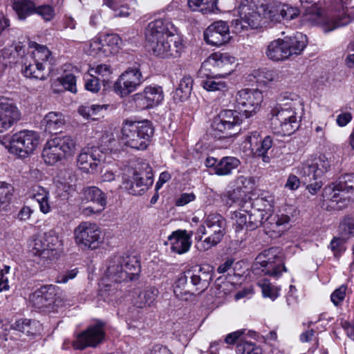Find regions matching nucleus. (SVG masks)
Returning <instances> with one entry per match:
<instances>
[{
  "instance_id": "nucleus-1",
  "label": "nucleus",
  "mask_w": 354,
  "mask_h": 354,
  "mask_svg": "<svg viewBox=\"0 0 354 354\" xmlns=\"http://www.w3.org/2000/svg\"><path fill=\"white\" fill-rule=\"evenodd\" d=\"M304 114V104L299 96L285 93L280 102L271 110V129L276 134L290 136L299 129Z\"/></svg>"
},
{
  "instance_id": "nucleus-2",
  "label": "nucleus",
  "mask_w": 354,
  "mask_h": 354,
  "mask_svg": "<svg viewBox=\"0 0 354 354\" xmlns=\"http://www.w3.org/2000/svg\"><path fill=\"white\" fill-rule=\"evenodd\" d=\"M154 133L151 121L125 120L120 131V142L123 147L134 150H145Z\"/></svg>"
},
{
  "instance_id": "nucleus-3",
  "label": "nucleus",
  "mask_w": 354,
  "mask_h": 354,
  "mask_svg": "<svg viewBox=\"0 0 354 354\" xmlns=\"http://www.w3.org/2000/svg\"><path fill=\"white\" fill-rule=\"evenodd\" d=\"M323 197L330 202L329 206L335 210L344 208L354 201V174H347L324 189Z\"/></svg>"
},
{
  "instance_id": "nucleus-4",
  "label": "nucleus",
  "mask_w": 354,
  "mask_h": 354,
  "mask_svg": "<svg viewBox=\"0 0 354 354\" xmlns=\"http://www.w3.org/2000/svg\"><path fill=\"white\" fill-rule=\"evenodd\" d=\"M139 271L140 264L134 257L114 256L108 261L103 281L118 283L132 280Z\"/></svg>"
},
{
  "instance_id": "nucleus-5",
  "label": "nucleus",
  "mask_w": 354,
  "mask_h": 354,
  "mask_svg": "<svg viewBox=\"0 0 354 354\" xmlns=\"http://www.w3.org/2000/svg\"><path fill=\"white\" fill-rule=\"evenodd\" d=\"M306 12V20L313 24L318 25L322 30L330 32L337 28L345 26L351 23L352 17L346 13L335 17H328L322 14V10L317 7L319 0H299Z\"/></svg>"
},
{
  "instance_id": "nucleus-6",
  "label": "nucleus",
  "mask_w": 354,
  "mask_h": 354,
  "mask_svg": "<svg viewBox=\"0 0 354 354\" xmlns=\"http://www.w3.org/2000/svg\"><path fill=\"white\" fill-rule=\"evenodd\" d=\"M238 19L232 21L236 32L257 28L262 20L259 0H241L236 8Z\"/></svg>"
},
{
  "instance_id": "nucleus-7",
  "label": "nucleus",
  "mask_w": 354,
  "mask_h": 354,
  "mask_svg": "<svg viewBox=\"0 0 354 354\" xmlns=\"http://www.w3.org/2000/svg\"><path fill=\"white\" fill-rule=\"evenodd\" d=\"M253 266L254 270L274 277H278L283 272H286L282 254L278 248H270L263 251L257 257Z\"/></svg>"
},
{
  "instance_id": "nucleus-8",
  "label": "nucleus",
  "mask_w": 354,
  "mask_h": 354,
  "mask_svg": "<svg viewBox=\"0 0 354 354\" xmlns=\"http://www.w3.org/2000/svg\"><path fill=\"white\" fill-rule=\"evenodd\" d=\"M144 81L140 65L134 63L119 75L113 84V91L121 97H127L136 91Z\"/></svg>"
},
{
  "instance_id": "nucleus-9",
  "label": "nucleus",
  "mask_w": 354,
  "mask_h": 354,
  "mask_svg": "<svg viewBox=\"0 0 354 354\" xmlns=\"http://www.w3.org/2000/svg\"><path fill=\"white\" fill-rule=\"evenodd\" d=\"M240 113L235 110L221 111L211 124L212 135L217 138L230 137L235 134L241 123Z\"/></svg>"
},
{
  "instance_id": "nucleus-10",
  "label": "nucleus",
  "mask_w": 354,
  "mask_h": 354,
  "mask_svg": "<svg viewBox=\"0 0 354 354\" xmlns=\"http://www.w3.org/2000/svg\"><path fill=\"white\" fill-rule=\"evenodd\" d=\"M235 57L228 53H214L203 63L199 70L201 75L217 74L226 77L234 71Z\"/></svg>"
},
{
  "instance_id": "nucleus-11",
  "label": "nucleus",
  "mask_w": 354,
  "mask_h": 354,
  "mask_svg": "<svg viewBox=\"0 0 354 354\" xmlns=\"http://www.w3.org/2000/svg\"><path fill=\"white\" fill-rule=\"evenodd\" d=\"M75 243L82 250H93L102 243V231L94 223L82 222L74 230Z\"/></svg>"
},
{
  "instance_id": "nucleus-12",
  "label": "nucleus",
  "mask_w": 354,
  "mask_h": 354,
  "mask_svg": "<svg viewBox=\"0 0 354 354\" xmlns=\"http://www.w3.org/2000/svg\"><path fill=\"white\" fill-rule=\"evenodd\" d=\"M147 44L153 54L161 58L178 57L184 49L182 38L175 34Z\"/></svg>"
},
{
  "instance_id": "nucleus-13",
  "label": "nucleus",
  "mask_w": 354,
  "mask_h": 354,
  "mask_svg": "<svg viewBox=\"0 0 354 354\" xmlns=\"http://www.w3.org/2000/svg\"><path fill=\"white\" fill-rule=\"evenodd\" d=\"M334 160V157H328L326 154H322L318 158L304 161L297 168V173L301 177L308 178L309 180H316L330 169Z\"/></svg>"
},
{
  "instance_id": "nucleus-14",
  "label": "nucleus",
  "mask_w": 354,
  "mask_h": 354,
  "mask_svg": "<svg viewBox=\"0 0 354 354\" xmlns=\"http://www.w3.org/2000/svg\"><path fill=\"white\" fill-rule=\"evenodd\" d=\"M39 139V135L36 131H20L12 136L10 151L20 157H26L37 147Z\"/></svg>"
},
{
  "instance_id": "nucleus-15",
  "label": "nucleus",
  "mask_w": 354,
  "mask_h": 354,
  "mask_svg": "<svg viewBox=\"0 0 354 354\" xmlns=\"http://www.w3.org/2000/svg\"><path fill=\"white\" fill-rule=\"evenodd\" d=\"M263 99V93L258 89H242L236 94L235 106L244 112L246 118H250L260 109Z\"/></svg>"
},
{
  "instance_id": "nucleus-16",
  "label": "nucleus",
  "mask_w": 354,
  "mask_h": 354,
  "mask_svg": "<svg viewBox=\"0 0 354 354\" xmlns=\"http://www.w3.org/2000/svg\"><path fill=\"white\" fill-rule=\"evenodd\" d=\"M225 225L223 224L207 228L198 227L195 237L198 250L205 252L217 245L225 234Z\"/></svg>"
},
{
  "instance_id": "nucleus-17",
  "label": "nucleus",
  "mask_w": 354,
  "mask_h": 354,
  "mask_svg": "<svg viewBox=\"0 0 354 354\" xmlns=\"http://www.w3.org/2000/svg\"><path fill=\"white\" fill-rule=\"evenodd\" d=\"M144 165L149 171L145 173L136 171L131 177L124 178L123 187L131 195H141L153 185L151 168L148 164H144Z\"/></svg>"
},
{
  "instance_id": "nucleus-18",
  "label": "nucleus",
  "mask_w": 354,
  "mask_h": 354,
  "mask_svg": "<svg viewBox=\"0 0 354 354\" xmlns=\"http://www.w3.org/2000/svg\"><path fill=\"white\" fill-rule=\"evenodd\" d=\"M105 336L104 324L97 323L80 333L73 342L74 348L83 350L86 347H95L100 344Z\"/></svg>"
},
{
  "instance_id": "nucleus-19",
  "label": "nucleus",
  "mask_w": 354,
  "mask_h": 354,
  "mask_svg": "<svg viewBox=\"0 0 354 354\" xmlns=\"http://www.w3.org/2000/svg\"><path fill=\"white\" fill-rule=\"evenodd\" d=\"M58 288L54 285H46L37 289L30 296L32 306L37 309H45L57 305Z\"/></svg>"
},
{
  "instance_id": "nucleus-20",
  "label": "nucleus",
  "mask_w": 354,
  "mask_h": 354,
  "mask_svg": "<svg viewBox=\"0 0 354 354\" xmlns=\"http://www.w3.org/2000/svg\"><path fill=\"white\" fill-rule=\"evenodd\" d=\"M203 35L207 44L216 46L227 44L230 39L229 26L223 21H215L210 24Z\"/></svg>"
},
{
  "instance_id": "nucleus-21",
  "label": "nucleus",
  "mask_w": 354,
  "mask_h": 354,
  "mask_svg": "<svg viewBox=\"0 0 354 354\" xmlns=\"http://www.w3.org/2000/svg\"><path fill=\"white\" fill-rule=\"evenodd\" d=\"M164 94L161 86H148L143 91L133 95L136 106L140 109H151L163 100Z\"/></svg>"
},
{
  "instance_id": "nucleus-22",
  "label": "nucleus",
  "mask_w": 354,
  "mask_h": 354,
  "mask_svg": "<svg viewBox=\"0 0 354 354\" xmlns=\"http://www.w3.org/2000/svg\"><path fill=\"white\" fill-rule=\"evenodd\" d=\"M103 158V153L98 147L82 149L77 157L78 167L86 173H95Z\"/></svg>"
},
{
  "instance_id": "nucleus-23",
  "label": "nucleus",
  "mask_w": 354,
  "mask_h": 354,
  "mask_svg": "<svg viewBox=\"0 0 354 354\" xmlns=\"http://www.w3.org/2000/svg\"><path fill=\"white\" fill-rule=\"evenodd\" d=\"M175 31V26L169 19H156L149 23L145 29L147 43L173 35Z\"/></svg>"
},
{
  "instance_id": "nucleus-24",
  "label": "nucleus",
  "mask_w": 354,
  "mask_h": 354,
  "mask_svg": "<svg viewBox=\"0 0 354 354\" xmlns=\"http://www.w3.org/2000/svg\"><path fill=\"white\" fill-rule=\"evenodd\" d=\"M193 290L198 293L203 292L209 287L213 279V268L204 265L198 268L188 269Z\"/></svg>"
},
{
  "instance_id": "nucleus-25",
  "label": "nucleus",
  "mask_w": 354,
  "mask_h": 354,
  "mask_svg": "<svg viewBox=\"0 0 354 354\" xmlns=\"http://www.w3.org/2000/svg\"><path fill=\"white\" fill-rule=\"evenodd\" d=\"M29 248L34 261L41 266L46 267L55 261L53 251L47 247L43 236L34 238Z\"/></svg>"
},
{
  "instance_id": "nucleus-26",
  "label": "nucleus",
  "mask_w": 354,
  "mask_h": 354,
  "mask_svg": "<svg viewBox=\"0 0 354 354\" xmlns=\"http://www.w3.org/2000/svg\"><path fill=\"white\" fill-rule=\"evenodd\" d=\"M249 183L250 180L247 178L239 176L236 180V187L225 192L221 196L222 201L230 207L236 205L239 207H244L246 203L245 198L247 192L243 188H246L245 184Z\"/></svg>"
},
{
  "instance_id": "nucleus-27",
  "label": "nucleus",
  "mask_w": 354,
  "mask_h": 354,
  "mask_svg": "<svg viewBox=\"0 0 354 354\" xmlns=\"http://www.w3.org/2000/svg\"><path fill=\"white\" fill-rule=\"evenodd\" d=\"M192 234L186 230H176L173 232L168 237L171 252L178 254H183L189 251L192 241Z\"/></svg>"
},
{
  "instance_id": "nucleus-28",
  "label": "nucleus",
  "mask_w": 354,
  "mask_h": 354,
  "mask_svg": "<svg viewBox=\"0 0 354 354\" xmlns=\"http://www.w3.org/2000/svg\"><path fill=\"white\" fill-rule=\"evenodd\" d=\"M21 117L19 109L9 103H0V132L10 128Z\"/></svg>"
},
{
  "instance_id": "nucleus-29",
  "label": "nucleus",
  "mask_w": 354,
  "mask_h": 354,
  "mask_svg": "<svg viewBox=\"0 0 354 354\" xmlns=\"http://www.w3.org/2000/svg\"><path fill=\"white\" fill-rule=\"evenodd\" d=\"M191 277L188 270L181 273L175 282L174 293L179 299L184 301L191 300L194 293L192 285L190 281Z\"/></svg>"
},
{
  "instance_id": "nucleus-30",
  "label": "nucleus",
  "mask_w": 354,
  "mask_h": 354,
  "mask_svg": "<svg viewBox=\"0 0 354 354\" xmlns=\"http://www.w3.org/2000/svg\"><path fill=\"white\" fill-rule=\"evenodd\" d=\"M84 200L86 202H93L100 206V208L94 210L91 207L85 209L84 212L89 213H100L106 205V197L104 193L98 187L92 186L84 189L83 191Z\"/></svg>"
},
{
  "instance_id": "nucleus-31",
  "label": "nucleus",
  "mask_w": 354,
  "mask_h": 354,
  "mask_svg": "<svg viewBox=\"0 0 354 354\" xmlns=\"http://www.w3.org/2000/svg\"><path fill=\"white\" fill-rule=\"evenodd\" d=\"M28 194L30 198L38 203L41 212L46 214L51 211L50 193L46 188L35 184L30 187Z\"/></svg>"
},
{
  "instance_id": "nucleus-32",
  "label": "nucleus",
  "mask_w": 354,
  "mask_h": 354,
  "mask_svg": "<svg viewBox=\"0 0 354 354\" xmlns=\"http://www.w3.org/2000/svg\"><path fill=\"white\" fill-rule=\"evenodd\" d=\"M266 54L273 61H282L290 57V52L286 50L285 39L272 41L267 46Z\"/></svg>"
},
{
  "instance_id": "nucleus-33",
  "label": "nucleus",
  "mask_w": 354,
  "mask_h": 354,
  "mask_svg": "<svg viewBox=\"0 0 354 354\" xmlns=\"http://www.w3.org/2000/svg\"><path fill=\"white\" fill-rule=\"evenodd\" d=\"M206 79L201 82V85L204 89L209 92H218L225 94L229 90V84L223 80V76L217 74H211V75H201Z\"/></svg>"
},
{
  "instance_id": "nucleus-34",
  "label": "nucleus",
  "mask_w": 354,
  "mask_h": 354,
  "mask_svg": "<svg viewBox=\"0 0 354 354\" xmlns=\"http://www.w3.org/2000/svg\"><path fill=\"white\" fill-rule=\"evenodd\" d=\"M290 217L284 214H269L266 218V227L281 235L286 230Z\"/></svg>"
},
{
  "instance_id": "nucleus-35",
  "label": "nucleus",
  "mask_w": 354,
  "mask_h": 354,
  "mask_svg": "<svg viewBox=\"0 0 354 354\" xmlns=\"http://www.w3.org/2000/svg\"><path fill=\"white\" fill-rule=\"evenodd\" d=\"M41 123L45 127L46 131L56 133L57 131L63 128L65 119L62 113L52 111L45 115Z\"/></svg>"
},
{
  "instance_id": "nucleus-36",
  "label": "nucleus",
  "mask_w": 354,
  "mask_h": 354,
  "mask_svg": "<svg viewBox=\"0 0 354 354\" xmlns=\"http://www.w3.org/2000/svg\"><path fill=\"white\" fill-rule=\"evenodd\" d=\"M62 150L57 146L56 142L53 139L49 140L45 144L42 151V157L44 162L50 165L57 162L62 158H64L61 152Z\"/></svg>"
},
{
  "instance_id": "nucleus-37",
  "label": "nucleus",
  "mask_w": 354,
  "mask_h": 354,
  "mask_svg": "<svg viewBox=\"0 0 354 354\" xmlns=\"http://www.w3.org/2000/svg\"><path fill=\"white\" fill-rule=\"evenodd\" d=\"M286 50L290 52V57L300 55L307 46V37L301 33L285 38Z\"/></svg>"
},
{
  "instance_id": "nucleus-38",
  "label": "nucleus",
  "mask_w": 354,
  "mask_h": 354,
  "mask_svg": "<svg viewBox=\"0 0 354 354\" xmlns=\"http://www.w3.org/2000/svg\"><path fill=\"white\" fill-rule=\"evenodd\" d=\"M240 164V160L236 157H223L214 167V174L218 176L230 175L233 170L239 167Z\"/></svg>"
},
{
  "instance_id": "nucleus-39",
  "label": "nucleus",
  "mask_w": 354,
  "mask_h": 354,
  "mask_svg": "<svg viewBox=\"0 0 354 354\" xmlns=\"http://www.w3.org/2000/svg\"><path fill=\"white\" fill-rule=\"evenodd\" d=\"M44 70L45 66L43 62L32 61V62L29 64L25 63L21 71L26 77L44 80L46 79Z\"/></svg>"
},
{
  "instance_id": "nucleus-40",
  "label": "nucleus",
  "mask_w": 354,
  "mask_h": 354,
  "mask_svg": "<svg viewBox=\"0 0 354 354\" xmlns=\"http://www.w3.org/2000/svg\"><path fill=\"white\" fill-rule=\"evenodd\" d=\"M262 18L267 19L271 21L279 22L281 21V2H270L266 4L260 3Z\"/></svg>"
},
{
  "instance_id": "nucleus-41",
  "label": "nucleus",
  "mask_w": 354,
  "mask_h": 354,
  "mask_svg": "<svg viewBox=\"0 0 354 354\" xmlns=\"http://www.w3.org/2000/svg\"><path fill=\"white\" fill-rule=\"evenodd\" d=\"M252 205L253 208L269 215L274 207V196L268 192H263L253 201Z\"/></svg>"
},
{
  "instance_id": "nucleus-42",
  "label": "nucleus",
  "mask_w": 354,
  "mask_h": 354,
  "mask_svg": "<svg viewBox=\"0 0 354 354\" xmlns=\"http://www.w3.org/2000/svg\"><path fill=\"white\" fill-rule=\"evenodd\" d=\"M193 79L190 75H185L180 80L178 88L176 89L174 98L180 102L187 99L192 92L193 86Z\"/></svg>"
},
{
  "instance_id": "nucleus-43",
  "label": "nucleus",
  "mask_w": 354,
  "mask_h": 354,
  "mask_svg": "<svg viewBox=\"0 0 354 354\" xmlns=\"http://www.w3.org/2000/svg\"><path fill=\"white\" fill-rule=\"evenodd\" d=\"M12 8L19 19L34 14L35 3L32 0H12Z\"/></svg>"
},
{
  "instance_id": "nucleus-44",
  "label": "nucleus",
  "mask_w": 354,
  "mask_h": 354,
  "mask_svg": "<svg viewBox=\"0 0 354 354\" xmlns=\"http://www.w3.org/2000/svg\"><path fill=\"white\" fill-rule=\"evenodd\" d=\"M43 238L48 248H50L53 251V259L56 261L62 252V241L59 239L57 234L53 230L46 232Z\"/></svg>"
},
{
  "instance_id": "nucleus-45",
  "label": "nucleus",
  "mask_w": 354,
  "mask_h": 354,
  "mask_svg": "<svg viewBox=\"0 0 354 354\" xmlns=\"http://www.w3.org/2000/svg\"><path fill=\"white\" fill-rule=\"evenodd\" d=\"M158 290L154 287H148L139 293L135 300V304L142 308L153 304L158 295Z\"/></svg>"
},
{
  "instance_id": "nucleus-46",
  "label": "nucleus",
  "mask_w": 354,
  "mask_h": 354,
  "mask_svg": "<svg viewBox=\"0 0 354 354\" xmlns=\"http://www.w3.org/2000/svg\"><path fill=\"white\" fill-rule=\"evenodd\" d=\"M104 45V53L106 56H110L118 53L119 44L121 41L116 34H104L100 36Z\"/></svg>"
},
{
  "instance_id": "nucleus-47",
  "label": "nucleus",
  "mask_w": 354,
  "mask_h": 354,
  "mask_svg": "<svg viewBox=\"0 0 354 354\" xmlns=\"http://www.w3.org/2000/svg\"><path fill=\"white\" fill-rule=\"evenodd\" d=\"M217 0H188L187 4L192 11L207 14L213 12L216 8Z\"/></svg>"
},
{
  "instance_id": "nucleus-48",
  "label": "nucleus",
  "mask_w": 354,
  "mask_h": 354,
  "mask_svg": "<svg viewBox=\"0 0 354 354\" xmlns=\"http://www.w3.org/2000/svg\"><path fill=\"white\" fill-rule=\"evenodd\" d=\"M57 146L62 150L64 158L72 156L75 151L76 143L69 136H58L53 138Z\"/></svg>"
},
{
  "instance_id": "nucleus-49",
  "label": "nucleus",
  "mask_w": 354,
  "mask_h": 354,
  "mask_svg": "<svg viewBox=\"0 0 354 354\" xmlns=\"http://www.w3.org/2000/svg\"><path fill=\"white\" fill-rule=\"evenodd\" d=\"M135 304L129 308L125 314V320L129 328H137L142 324V312Z\"/></svg>"
},
{
  "instance_id": "nucleus-50",
  "label": "nucleus",
  "mask_w": 354,
  "mask_h": 354,
  "mask_svg": "<svg viewBox=\"0 0 354 354\" xmlns=\"http://www.w3.org/2000/svg\"><path fill=\"white\" fill-rule=\"evenodd\" d=\"M253 76L256 79L257 83L262 85H268L279 79V74L277 71L266 68L254 71Z\"/></svg>"
},
{
  "instance_id": "nucleus-51",
  "label": "nucleus",
  "mask_w": 354,
  "mask_h": 354,
  "mask_svg": "<svg viewBox=\"0 0 354 354\" xmlns=\"http://www.w3.org/2000/svg\"><path fill=\"white\" fill-rule=\"evenodd\" d=\"M108 104H86L82 105L78 109V113L86 119L96 120V116L103 110H106Z\"/></svg>"
},
{
  "instance_id": "nucleus-52",
  "label": "nucleus",
  "mask_w": 354,
  "mask_h": 354,
  "mask_svg": "<svg viewBox=\"0 0 354 354\" xmlns=\"http://www.w3.org/2000/svg\"><path fill=\"white\" fill-rule=\"evenodd\" d=\"M36 322L28 319L17 320L12 328L27 335H33L36 333Z\"/></svg>"
},
{
  "instance_id": "nucleus-53",
  "label": "nucleus",
  "mask_w": 354,
  "mask_h": 354,
  "mask_svg": "<svg viewBox=\"0 0 354 354\" xmlns=\"http://www.w3.org/2000/svg\"><path fill=\"white\" fill-rule=\"evenodd\" d=\"M258 285L261 288L264 297H268L274 301L279 297L280 289L277 286L272 284L268 280H260L258 282Z\"/></svg>"
},
{
  "instance_id": "nucleus-54",
  "label": "nucleus",
  "mask_w": 354,
  "mask_h": 354,
  "mask_svg": "<svg viewBox=\"0 0 354 354\" xmlns=\"http://www.w3.org/2000/svg\"><path fill=\"white\" fill-rule=\"evenodd\" d=\"M253 212L249 214V219L248 221V230H253L262 224L266 225V218L268 214L253 208Z\"/></svg>"
},
{
  "instance_id": "nucleus-55",
  "label": "nucleus",
  "mask_w": 354,
  "mask_h": 354,
  "mask_svg": "<svg viewBox=\"0 0 354 354\" xmlns=\"http://www.w3.org/2000/svg\"><path fill=\"white\" fill-rule=\"evenodd\" d=\"M272 147V140L271 137L269 136H266L262 140L260 147L256 149L254 155L257 157L261 158L264 162L268 163L270 161V158L269 156H268V151Z\"/></svg>"
},
{
  "instance_id": "nucleus-56",
  "label": "nucleus",
  "mask_w": 354,
  "mask_h": 354,
  "mask_svg": "<svg viewBox=\"0 0 354 354\" xmlns=\"http://www.w3.org/2000/svg\"><path fill=\"white\" fill-rule=\"evenodd\" d=\"M91 56L97 57L99 58L107 57L104 53L103 41L100 37H94L90 41L89 48L87 50Z\"/></svg>"
},
{
  "instance_id": "nucleus-57",
  "label": "nucleus",
  "mask_w": 354,
  "mask_h": 354,
  "mask_svg": "<svg viewBox=\"0 0 354 354\" xmlns=\"http://www.w3.org/2000/svg\"><path fill=\"white\" fill-rule=\"evenodd\" d=\"M247 212L234 211L232 213L231 219L236 232L243 230L244 227L248 229Z\"/></svg>"
},
{
  "instance_id": "nucleus-58",
  "label": "nucleus",
  "mask_w": 354,
  "mask_h": 354,
  "mask_svg": "<svg viewBox=\"0 0 354 354\" xmlns=\"http://www.w3.org/2000/svg\"><path fill=\"white\" fill-rule=\"evenodd\" d=\"M34 54V62H43L45 67L48 64L49 65H52L51 61L53 59L51 57V53L48 49L47 47L44 46H39L35 51L33 53Z\"/></svg>"
},
{
  "instance_id": "nucleus-59",
  "label": "nucleus",
  "mask_w": 354,
  "mask_h": 354,
  "mask_svg": "<svg viewBox=\"0 0 354 354\" xmlns=\"http://www.w3.org/2000/svg\"><path fill=\"white\" fill-rule=\"evenodd\" d=\"M237 354H261L262 349L255 344L246 341H241L236 346Z\"/></svg>"
},
{
  "instance_id": "nucleus-60",
  "label": "nucleus",
  "mask_w": 354,
  "mask_h": 354,
  "mask_svg": "<svg viewBox=\"0 0 354 354\" xmlns=\"http://www.w3.org/2000/svg\"><path fill=\"white\" fill-rule=\"evenodd\" d=\"M34 13L39 15L45 21H50L56 15L55 8L50 5L35 6Z\"/></svg>"
},
{
  "instance_id": "nucleus-61",
  "label": "nucleus",
  "mask_w": 354,
  "mask_h": 354,
  "mask_svg": "<svg viewBox=\"0 0 354 354\" xmlns=\"http://www.w3.org/2000/svg\"><path fill=\"white\" fill-rule=\"evenodd\" d=\"M226 224L225 218L218 213H210L205 216L203 223L199 227L207 228L209 227L218 226Z\"/></svg>"
},
{
  "instance_id": "nucleus-62",
  "label": "nucleus",
  "mask_w": 354,
  "mask_h": 354,
  "mask_svg": "<svg viewBox=\"0 0 354 354\" xmlns=\"http://www.w3.org/2000/svg\"><path fill=\"white\" fill-rule=\"evenodd\" d=\"M85 88L92 93H97L100 90V80L93 73H88L84 76Z\"/></svg>"
},
{
  "instance_id": "nucleus-63",
  "label": "nucleus",
  "mask_w": 354,
  "mask_h": 354,
  "mask_svg": "<svg viewBox=\"0 0 354 354\" xmlns=\"http://www.w3.org/2000/svg\"><path fill=\"white\" fill-rule=\"evenodd\" d=\"M299 15V10L297 7L289 4L281 3V20H292L297 17Z\"/></svg>"
},
{
  "instance_id": "nucleus-64",
  "label": "nucleus",
  "mask_w": 354,
  "mask_h": 354,
  "mask_svg": "<svg viewBox=\"0 0 354 354\" xmlns=\"http://www.w3.org/2000/svg\"><path fill=\"white\" fill-rule=\"evenodd\" d=\"M339 229L342 235L354 236V218H344L340 223Z\"/></svg>"
}]
</instances>
